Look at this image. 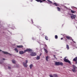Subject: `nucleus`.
Instances as JSON below:
<instances>
[{
    "label": "nucleus",
    "instance_id": "obj_10",
    "mask_svg": "<svg viewBox=\"0 0 77 77\" xmlns=\"http://www.w3.org/2000/svg\"><path fill=\"white\" fill-rule=\"evenodd\" d=\"M66 38L69 40H71V39H72V38L71 37L68 36H66Z\"/></svg>",
    "mask_w": 77,
    "mask_h": 77
},
{
    "label": "nucleus",
    "instance_id": "obj_21",
    "mask_svg": "<svg viewBox=\"0 0 77 77\" xmlns=\"http://www.w3.org/2000/svg\"><path fill=\"white\" fill-rule=\"evenodd\" d=\"M48 56H47L46 57V61H48Z\"/></svg>",
    "mask_w": 77,
    "mask_h": 77
},
{
    "label": "nucleus",
    "instance_id": "obj_15",
    "mask_svg": "<svg viewBox=\"0 0 77 77\" xmlns=\"http://www.w3.org/2000/svg\"><path fill=\"white\" fill-rule=\"evenodd\" d=\"M71 12L72 14H74L75 13V12H76V11H72V10L71 11Z\"/></svg>",
    "mask_w": 77,
    "mask_h": 77
},
{
    "label": "nucleus",
    "instance_id": "obj_9",
    "mask_svg": "<svg viewBox=\"0 0 77 77\" xmlns=\"http://www.w3.org/2000/svg\"><path fill=\"white\" fill-rule=\"evenodd\" d=\"M23 65L24 66V67H25V68H27V63H25L24 62L23 63Z\"/></svg>",
    "mask_w": 77,
    "mask_h": 77
},
{
    "label": "nucleus",
    "instance_id": "obj_25",
    "mask_svg": "<svg viewBox=\"0 0 77 77\" xmlns=\"http://www.w3.org/2000/svg\"><path fill=\"white\" fill-rule=\"evenodd\" d=\"M14 50L15 51H17V52H18V49H17V48H15L14 49Z\"/></svg>",
    "mask_w": 77,
    "mask_h": 77
},
{
    "label": "nucleus",
    "instance_id": "obj_35",
    "mask_svg": "<svg viewBox=\"0 0 77 77\" xmlns=\"http://www.w3.org/2000/svg\"><path fill=\"white\" fill-rule=\"evenodd\" d=\"M3 60H5V59L3 58Z\"/></svg>",
    "mask_w": 77,
    "mask_h": 77
},
{
    "label": "nucleus",
    "instance_id": "obj_27",
    "mask_svg": "<svg viewBox=\"0 0 77 77\" xmlns=\"http://www.w3.org/2000/svg\"><path fill=\"white\" fill-rule=\"evenodd\" d=\"M8 68L9 69H11V67L10 66H8Z\"/></svg>",
    "mask_w": 77,
    "mask_h": 77
},
{
    "label": "nucleus",
    "instance_id": "obj_41",
    "mask_svg": "<svg viewBox=\"0 0 77 77\" xmlns=\"http://www.w3.org/2000/svg\"><path fill=\"white\" fill-rule=\"evenodd\" d=\"M41 54H40V56H41Z\"/></svg>",
    "mask_w": 77,
    "mask_h": 77
},
{
    "label": "nucleus",
    "instance_id": "obj_28",
    "mask_svg": "<svg viewBox=\"0 0 77 77\" xmlns=\"http://www.w3.org/2000/svg\"><path fill=\"white\" fill-rule=\"evenodd\" d=\"M71 40H72V41H73V42L74 43H75V42L74 41V40L72 39V38L71 39Z\"/></svg>",
    "mask_w": 77,
    "mask_h": 77
},
{
    "label": "nucleus",
    "instance_id": "obj_34",
    "mask_svg": "<svg viewBox=\"0 0 77 77\" xmlns=\"http://www.w3.org/2000/svg\"><path fill=\"white\" fill-rule=\"evenodd\" d=\"M61 40H62V39H63V38H61Z\"/></svg>",
    "mask_w": 77,
    "mask_h": 77
},
{
    "label": "nucleus",
    "instance_id": "obj_4",
    "mask_svg": "<svg viewBox=\"0 0 77 77\" xmlns=\"http://www.w3.org/2000/svg\"><path fill=\"white\" fill-rule=\"evenodd\" d=\"M64 62H67L69 63V64H71V61H70L69 60H68V59H66V58H65L64 59Z\"/></svg>",
    "mask_w": 77,
    "mask_h": 77
},
{
    "label": "nucleus",
    "instance_id": "obj_1",
    "mask_svg": "<svg viewBox=\"0 0 77 77\" xmlns=\"http://www.w3.org/2000/svg\"><path fill=\"white\" fill-rule=\"evenodd\" d=\"M30 51H32V49H27L25 50H24V51H20L19 52V54H23L24 53H26L27 52H29Z\"/></svg>",
    "mask_w": 77,
    "mask_h": 77
},
{
    "label": "nucleus",
    "instance_id": "obj_30",
    "mask_svg": "<svg viewBox=\"0 0 77 77\" xmlns=\"http://www.w3.org/2000/svg\"><path fill=\"white\" fill-rule=\"evenodd\" d=\"M67 41H68V40H67V39H65V42H67Z\"/></svg>",
    "mask_w": 77,
    "mask_h": 77
},
{
    "label": "nucleus",
    "instance_id": "obj_2",
    "mask_svg": "<svg viewBox=\"0 0 77 77\" xmlns=\"http://www.w3.org/2000/svg\"><path fill=\"white\" fill-rule=\"evenodd\" d=\"M55 65H56V66H59V65L63 66V63L61 62H57L55 61Z\"/></svg>",
    "mask_w": 77,
    "mask_h": 77
},
{
    "label": "nucleus",
    "instance_id": "obj_6",
    "mask_svg": "<svg viewBox=\"0 0 77 77\" xmlns=\"http://www.w3.org/2000/svg\"><path fill=\"white\" fill-rule=\"evenodd\" d=\"M2 53H4V54H9V55H12L11 54L8 53V52H5L2 51Z\"/></svg>",
    "mask_w": 77,
    "mask_h": 77
},
{
    "label": "nucleus",
    "instance_id": "obj_38",
    "mask_svg": "<svg viewBox=\"0 0 77 77\" xmlns=\"http://www.w3.org/2000/svg\"><path fill=\"white\" fill-rule=\"evenodd\" d=\"M2 64V63H1V62H0V64Z\"/></svg>",
    "mask_w": 77,
    "mask_h": 77
},
{
    "label": "nucleus",
    "instance_id": "obj_5",
    "mask_svg": "<svg viewBox=\"0 0 77 77\" xmlns=\"http://www.w3.org/2000/svg\"><path fill=\"white\" fill-rule=\"evenodd\" d=\"M30 53V55L31 56H36V54L35 52H32L31 53V51L29 52Z\"/></svg>",
    "mask_w": 77,
    "mask_h": 77
},
{
    "label": "nucleus",
    "instance_id": "obj_23",
    "mask_svg": "<svg viewBox=\"0 0 77 77\" xmlns=\"http://www.w3.org/2000/svg\"><path fill=\"white\" fill-rule=\"evenodd\" d=\"M55 39H57V38H58V36H57V35H55Z\"/></svg>",
    "mask_w": 77,
    "mask_h": 77
},
{
    "label": "nucleus",
    "instance_id": "obj_20",
    "mask_svg": "<svg viewBox=\"0 0 77 77\" xmlns=\"http://www.w3.org/2000/svg\"><path fill=\"white\" fill-rule=\"evenodd\" d=\"M44 51H45V53H48V51H47V49H45V48H44Z\"/></svg>",
    "mask_w": 77,
    "mask_h": 77
},
{
    "label": "nucleus",
    "instance_id": "obj_7",
    "mask_svg": "<svg viewBox=\"0 0 77 77\" xmlns=\"http://www.w3.org/2000/svg\"><path fill=\"white\" fill-rule=\"evenodd\" d=\"M71 17L72 19H75V17H76V16L72 14V15L71 16Z\"/></svg>",
    "mask_w": 77,
    "mask_h": 77
},
{
    "label": "nucleus",
    "instance_id": "obj_3",
    "mask_svg": "<svg viewBox=\"0 0 77 77\" xmlns=\"http://www.w3.org/2000/svg\"><path fill=\"white\" fill-rule=\"evenodd\" d=\"M48 3H49L50 4H52V5H53L56 6H59V4H57V3H52V2L49 0H48Z\"/></svg>",
    "mask_w": 77,
    "mask_h": 77
},
{
    "label": "nucleus",
    "instance_id": "obj_37",
    "mask_svg": "<svg viewBox=\"0 0 77 77\" xmlns=\"http://www.w3.org/2000/svg\"><path fill=\"white\" fill-rule=\"evenodd\" d=\"M16 51L17 53H18V52H17V51Z\"/></svg>",
    "mask_w": 77,
    "mask_h": 77
},
{
    "label": "nucleus",
    "instance_id": "obj_40",
    "mask_svg": "<svg viewBox=\"0 0 77 77\" xmlns=\"http://www.w3.org/2000/svg\"><path fill=\"white\" fill-rule=\"evenodd\" d=\"M32 22H33V20H32Z\"/></svg>",
    "mask_w": 77,
    "mask_h": 77
},
{
    "label": "nucleus",
    "instance_id": "obj_31",
    "mask_svg": "<svg viewBox=\"0 0 77 77\" xmlns=\"http://www.w3.org/2000/svg\"><path fill=\"white\" fill-rule=\"evenodd\" d=\"M54 58H55V59H56V56L54 55Z\"/></svg>",
    "mask_w": 77,
    "mask_h": 77
},
{
    "label": "nucleus",
    "instance_id": "obj_13",
    "mask_svg": "<svg viewBox=\"0 0 77 77\" xmlns=\"http://www.w3.org/2000/svg\"><path fill=\"white\" fill-rule=\"evenodd\" d=\"M72 72H77V70L76 69H72Z\"/></svg>",
    "mask_w": 77,
    "mask_h": 77
},
{
    "label": "nucleus",
    "instance_id": "obj_24",
    "mask_svg": "<svg viewBox=\"0 0 77 77\" xmlns=\"http://www.w3.org/2000/svg\"><path fill=\"white\" fill-rule=\"evenodd\" d=\"M12 62H13V63H15V60H12Z\"/></svg>",
    "mask_w": 77,
    "mask_h": 77
},
{
    "label": "nucleus",
    "instance_id": "obj_22",
    "mask_svg": "<svg viewBox=\"0 0 77 77\" xmlns=\"http://www.w3.org/2000/svg\"><path fill=\"white\" fill-rule=\"evenodd\" d=\"M45 39H46V40H48V37L47 36H45Z\"/></svg>",
    "mask_w": 77,
    "mask_h": 77
},
{
    "label": "nucleus",
    "instance_id": "obj_14",
    "mask_svg": "<svg viewBox=\"0 0 77 77\" xmlns=\"http://www.w3.org/2000/svg\"><path fill=\"white\" fill-rule=\"evenodd\" d=\"M57 8L58 11H59V12H60V8L59 7H57Z\"/></svg>",
    "mask_w": 77,
    "mask_h": 77
},
{
    "label": "nucleus",
    "instance_id": "obj_18",
    "mask_svg": "<svg viewBox=\"0 0 77 77\" xmlns=\"http://www.w3.org/2000/svg\"><path fill=\"white\" fill-rule=\"evenodd\" d=\"M33 64H31L29 65V67L30 69H32V67H33Z\"/></svg>",
    "mask_w": 77,
    "mask_h": 77
},
{
    "label": "nucleus",
    "instance_id": "obj_11",
    "mask_svg": "<svg viewBox=\"0 0 77 77\" xmlns=\"http://www.w3.org/2000/svg\"><path fill=\"white\" fill-rule=\"evenodd\" d=\"M17 48H23V46L22 45H17Z\"/></svg>",
    "mask_w": 77,
    "mask_h": 77
},
{
    "label": "nucleus",
    "instance_id": "obj_19",
    "mask_svg": "<svg viewBox=\"0 0 77 77\" xmlns=\"http://www.w3.org/2000/svg\"><path fill=\"white\" fill-rule=\"evenodd\" d=\"M54 77H58L57 75L56 74H54L53 75Z\"/></svg>",
    "mask_w": 77,
    "mask_h": 77
},
{
    "label": "nucleus",
    "instance_id": "obj_17",
    "mask_svg": "<svg viewBox=\"0 0 77 77\" xmlns=\"http://www.w3.org/2000/svg\"><path fill=\"white\" fill-rule=\"evenodd\" d=\"M73 69H77V67L74 66H73Z\"/></svg>",
    "mask_w": 77,
    "mask_h": 77
},
{
    "label": "nucleus",
    "instance_id": "obj_32",
    "mask_svg": "<svg viewBox=\"0 0 77 77\" xmlns=\"http://www.w3.org/2000/svg\"><path fill=\"white\" fill-rule=\"evenodd\" d=\"M45 47H47V45H45Z\"/></svg>",
    "mask_w": 77,
    "mask_h": 77
},
{
    "label": "nucleus",
    "instance_id": "obj_33",
    "mask_svg": "<svg viewBox=\"0 0 77 77\" xmlns=\"http://www.w3.org/2000/svg\"><path fill=\"white\" fill-rule=\"evenodd\" d=\"M44 33L43 34H42V33H41V35H44Z\"/></svg>",
    "mask_w": 77,
    "mask_h": 77
},
{
    "label": "nucleus",
    "instance_id": "obj_12",
    "mask_svg": "<svg viewBox=\"0 0 77 77\" xmlns=\"http://www.w3.org/2000/svg\"><path fill=\"white\" fill-rule=\"evenodd\" d=\"M36 59L37 60H39L40 59V56H37L36 57Z\"/></svg>",
    "mask_w": 77,
    "mask_h": 77
},
{
    "label": "nucleus",
    "instance_id": "obj_26",
    "mask_svg": "<svg viewBox=\"0 0 77 77\" xmlns=\"http://www.w3.org/2000/svg\"><path fill=\"white\" fill-rule=\"evenodd\" d=\"M25 63H28V61L27 60H26V61H25Z\"/></svg>",
    "mask_w": 77,
    "mask_h": 77
},
{
    "label": "nucleus",
    "instance_id": "obj_16",
    "mask_svg": "<svg viewBox=\"0 0 77 77\" xmlns=\"http://www.w3.org/2000/svg\"><path fill=\"white\" fill-rule=\"evenodd\" d=\"M66 48L67 50H69V45H66Z\"/></svg>",
    "mask_w": 77,
    "mask_h": 77
},
{
    "label": "nucleus",
    "instance_id": "obj_36",
    "mask_svg": "<svg viewBox=\"0 0 77 77\" xmlns=\"http://www.w3.org/2000/svg\"><path fill=\"white\" fill-rule=\"evenodd\" d=\"M2 51V50L0 49V52Z\"/></svg>",
    "mask_w": 77,
    "mask_h": 77
},
{
    "label": "nucleus",
    "instance_id": "obj_8",
    "mask_svg": "<svg viewBox=\"0 0 77 77\" xmlns=\"http://www.w3.org/2000/svg\"><path fill=\"white\" fill-rule=\"evenodd\" d=\"M73 61L75 62L76 64H77V57H75V58H74L73 60Z\"/></svg>",
    "mask_w": 77,
    "mask_h": 77
},
{
    "label": "nucleus",
    "instance_id": "obj_29",
    "mask_svg": "<svg viewBox=\"0 0 77 77\" xmlns=\"http://www.w3.org/2000/svg\"><path fill=\"white\" fill-rule=\"evenodd\" d=\"M50 77H54V76L52 75H50Z\"/></svg>",
    "mask_w": 77,
    "mask_h": 77
},
{
    "label": "nucleus",
    "instance_id": "obj_39",
    "mask_svg": "<svg viewBox=\"0 0 77 77\" xmlns=\"http://www.w3.org/2000/svg\"><path fill=\"white\" fill-rule=\"evenodd\" d=\"M39 30H41V29H39Z\"/></svg>",
    "mask_w": 77,
    "mask_h": 77
}]
</instances>
